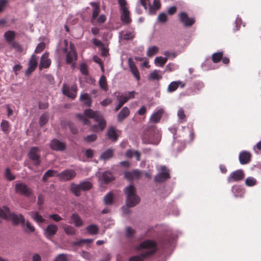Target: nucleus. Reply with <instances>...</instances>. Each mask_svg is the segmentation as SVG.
Listing matches in <instances>:
<instances>
[{
    "instance_id": "4d7b16f0",
    "label": "nucleus",
    "mask_w": 261,
    "mask_h": 261,
    "mask_svg": "<svg viewBox=\"0 0 261 261\" xmlns=\"http://www.w3.org/2000/svg\"><path fill=\"white\" fill-rule=\"evenodd\" d=\"M48 115L46 113L43 114L39 118V124L42 126L45 125L48 121Z\"/></svg>"
},
{
    "instance_id": "774afa93",
    "label": "nucleus",
    "mask_w": 261,
    "mask_h": 261,
    "mask_svg": "<svg viewBox=\"0 0 261 261\" xmlns=\"http://www.w3.org/2000/svg\"><path fill=\"white\" fill-rule=\"evenodd\" d=\"M80 70L81 73L84 75H87L88 74L87 66L85 63H82L80 65Z\"/></svg>"
},
{
    "instance_id": "e2e57ef3",
    "label": "nucleus",
    "mask_w": 261,
    "mask_h": 261,
    "mask_svg": "<svg viewBox=\"0 0 261 261\" xmlns=\"http://www.w3.org/2000/svg\"><path fill=\"white\" fill-rule=\"evenodd\" d=\"M97 135L95 134H91L88 135L84 138V140L86 142H93L97 139Z\"/></svg>"
},
{
    "instance_id": "09e8293b",
    "label": "nucleus",
    "mask_w": 261,
    "mask_h": 261,
    "mask_svg": "<svg viewBox=\"0 0 261 261\" xmlns=\"http://www.w3.org/2000/svg\"><path fill=\"white\" fill-rule=\"evenodd\" d=\"M98 83L100 87L105 91H107L108 90V85L107 83L106 79L104 75H102L101 76Z\"/></svg>"
},
{
    "instance_id": "cd10ccee",
    "label": "nucleus",
    "mask_w": 261,
    "mask_h": 261,
    "mask_svg": "<svg viewBox=\"0 0 261 261\" xmlns=\"http://www.w3.org/2000/svg\"><path fill=\"white\" fill-rule=\"evenodd\" d=\"M148 6L149 7V14L150 15L154 14L161 7L160 0H154L152 6L149 3H147Z\"/></svg>"
},
{
    "instance_id": "39448f33",
    "label": "nucleus",
    "mask_w": 261,
    "mask_h": 261,
    "mask_svg": "<svg viewBox=\"0 0 261 261\" xmlns=\"http://www.w3.org/2000/svg\"><path fill=\"white\" fill-rule=\"evenodd\" d=\"M76 117L80 120L84 125H89L90 121L88 118L93 119L94 121H97L102 115L98 111H94L90 109H86L84 112V114H77Z\"/></svg>"
},
{
    "instance_id": "1a4fd4ad",
    "label": "nucleus",
    "mask_w": 261,
    "mask_h": 261,
    "mask_svg": "<svg viewBox=\"0 0 261 261\" xmlns=\"http://www.w3.org/2000/svg\"><path fill=\"white\" fill-rule=\"evenodd\" d=\"M179 22L186 28L191 27L195 22L194 17H189L185 12H181L178 14Z\"/></svg>"
},
{
    "instance_id": "7ed1b4c3",
    "label": "nucleus",
    "mask_w": 261,
    "mask_h": 261,
    "mask_svg": "<svg viewBox=\"0 0 261 261\" xmlns=\"http://www.w3.org/2000/svg\"><path fill=\"white\" fill-rule=\"evenodd\" d=\"M0 217L6 220H11L14 225H18L20 223L22 226H24L25 223V219L22 215L11 213L7 206L0 208Z\"/></svg>"
},
{
    "instance_id": "5701e85b",
    "label": "nucleus",
    "mask_w": 261,
    "mask_h": 261,
    "mask_svg": "<svg viewBox=\"0 0 261 261\" xmlns=\"http://www.w3.org/2000/svg\"><path fill=\"white\" fill-rule=\"evenodd\" d=\"M121 11L120 19L124 24H129L132 22L130 12L128 8L120 10Z\"/></svg>"
},
{
    "instance_id": "49530a36",
    "label": "nucleus",
    "mask_w": 261,
    "mask_h": 261,
    "mask_svg": "<svg viewBox=\"0 0 261 261\" xmlns=\"http://www.w3.org/2000/svg\"><path fill=\"white\" fill-rule=\"evenodd\" d=\"M167 61V57H158L154 59V63L156 66L163 67Z\"/></svg>"
},
{
    "instance_id": "c85d7f7f",
    "label": "nucleus",
    "mask_w": 261,
    "mask_h": 261,
    "mask_svg": "<svg viewBox=\"0 0 261 261\" xmlns=\"http://www.w3.org/2000/svg\"><path fill=\"white\" fill-rule=\"evenodd\" d=\"M164 73V71H160L159 70H154L153 71L150 73L148 80H157L159 81L162 79L163 75Z\"/></svg>"
},
{
    "instance_id": "9d476101",
    "label": "nucleus",
    "mask_w": 261,
    "mask_h": 261,
    "mask_svg": "<svg viewBox=\"0 0 261 261\" xmlns=\"http://www.w3.org/2000/svg\"><path fill=\"white\" fill-rule=\"evenodd\" d=\"M76 175V172L73 169H66L57 175L62 181H67L73 179Z\"/></svg>"
},
{
    "instance_id": "bb28decb",
    "label": "nucleus",
    "mask_w": 261,
    "mask_h": 261,
    "mask_svg": "<svg viewBox=\"0 0 261 261\" xmlns=\"http://www.w3.org/2000/svg\"><path fill=\"white\" fill-rule=\"evenodd\" d=\"M106 136L109 140L114 142L116 141L118 138L116 129L113 126H111L108 129Z\"/></svg>"
},
{
    "instance_id": "680f3d73",
    "label": "nucleus",
    "mask_w": 261,
    "mask_h": 261,
    "mask_svg": "<svg viewBox=\"0 0 261 261\" xmlns=\"http://www.w3.org/2000/svg\"><path fill=\"white\" fill-rule=\"evenodd\" d=\"M12 48H13L16 51L21 52L22 51V48L19 43L16 41H13L9 44Z\"/></svg>"
},
{
    "instance_id": "338daca9",
    "label": "nucleus",
    "mask_w": 261,
    "mask_h": 261,
    "mask_svg": "<svg viewBox=\"0 0 261 261\" xmlns=\"http://www.w3.org/2000/svg\"><path fill=\"white\" fill-rule=\"evenodd\" d=\"M45 43L43 42L39 43L36 47L35 53L36 54L40 53L45 48Z\"/></svg>"
},
{
    "instance_id": "a19ab883",
    "label": "nucleus",
    "mask_w": 261,
    "mask_h": 261,
    "mask_svg": "<svg viewBox=\"0 0 261 261\" xmlns=\"http://www.w3.org/2000/svg\"><path fill=\"white\" fill-rule=\"evenodd\" d=\"M113 154L114 152L113 149H108L101 153L100 159L103 160H108L112 158Z\"/></svg>"
},
{
    "instance_id": "f03ea898",
    "label": "nucleus",
    "mask_w": 261,
    "mask_h": 261,
    "mask_svg": "<svg viewBox=\"0 0 261 261\" xmlns=\"http://www.w3.org/2000/svg\"><path fill=\"white\" fill-rule=\"evenodd\" d=\"M161 134L154 125L148 127L146 134L143 137V142L146 144L158 145L161 141Z\"/></svg>"
},
{
    "instance_id": "423d86ee",
    "label": "nucleus",
    "mask_w": 261,
    "mask_h": 261,
    "mask_svg": "<svg viewBox=\"0 0 261 261\" xmlns=\"http://www.w3.org/2000/svg\"><path fill=\"white\" fill-rule=\"evenodd\" d=\"M66 46L63 48V51L66 54V62L67 64H72L74 65L75 61L77 58V54L74 45L71 43L69 47H67V41H65Z\"/></svg>"
},
{
    "instance_id": "a18cd8bd",
    "label": "nucleus",
    "mask_w": 261,
    "mask_h": 261,
    "mask_svg": "<svg viewBox=\"0 0 261 261\" xmlns=\"http://www.w3.org/2000/svg\"><path fill=\"white\" fill-rule=\"evenodd\" d=\"M93 242V239H81L79 241H74L73 243V246L74 247L80 246L82 244H90Z\"/></svg>"
},
{
    "instance_id": "37998d69",
    "label": "nucleus",
    "mask_w": 261,
    "mask_h": 261,
    "mask_svg": "<svg viewBox=\"0 0 261 261\" xmlns=\"http://www.w3.org/2000/svg\"><path fill=\"white\" fill-rule=\"evenodd\" d=\"M79 184L81 189L83 191H88L91 189L92 187V183L88 180L82 181Z\"/></svg>"
},
{
    "instance_id": "a878e982",
    "label": "nucleus",
    "mask_w": 261,
    "mask_h": 261,
    "mask_svg": "<svg viewBox=\"0 0 261 261\" xmlns=\"http://www.w3.org/2000/svg\"><path fill=\"white\" fill-rule=\"evenodd\" d=\"M130 114V111L127 107H123L117 115V121L119 122L123 121Z\"/></svg>"
},
{
    "instance_id": "4468645a",
    "label": "nucleus",
    "mask_w": 261,
    "mask_h": 261,
    "mask_svg": "<svg viewBox=\"0 0 261 261\" xmlns=\"http://www.w3.org/2000/svg\"><path fill=\"white\" fill-rule=\"evenodd\" d=\"M245 177V174L243 170L238 169L232 172L227 177V182L231 183L233 182H238L243 179Z\"/></svg>"
},
{
    "instance_id": "20e7f679",
    "label": "nucleus",
    "mask_w": 261,
    "mask_h": 261,
    "mask_svg": "<svg viewBox=\"0 0 261 261\" xmlns=\"http://www.w3.org/2000/svg\"><path fill=\"white\" fill-rule=\"evenodd\" d=\"M124 193L126 197V203L127 207H134L140 202V198L136 194V188L133 185H129L125 187Z\"/></svg>"
},
{
    "instance_id": "aec40b11",
    "label": "nucleus",
    "mask_w": 261,
    "mask_h": 261,
    "mask_svg": "<svg viewBox=\"0 0 261 261\" xmlns=\"http://www.w3.org/2000/svg\"><path fill=\"white\" fill-rule=\"evenodd\" d=\"M251 154L248 151L243 150L240 152L239 156L240 163L242 165L248 164L251 161Z\"/></svg>"
},
{
    "instance_id": "b1692460",
    "label": "nucleus",
    "mask_w": 261,
    "mask_h": 261,
    "mask_svg": "<svg viewBox=\"0 0 261 261\" xmlns=\"http://www.w3.org/2000/svg\"><path fill=\"white\" fill-rule=\"evenodd\" d=\"M51 63V61L48 59V56L47 54H43L40 59V62L39 65V68L40 70L43 68H48Z\"/></svg>"
},
{
    "instance_id": "4be33fe9",
    "label": "nucleus",
    "mask_w": 261,
    "mask_h": 261,
    "mask_svg": "<svg viewBox=\"0 0 261 261\" xmlns=\"http://www.w3.org/2000/svg\"><path fill=\"white\" fill-rule=\"evenodd\" d=\"M38 64L37 56L33 54L29 61V67L25 71L27 74H29L32 72L36 68Z\"/></svg>"
},
{
    "instance_id": "6e6d98bb",
    "label": "nucleus",
    "mask_w": 261,
    "mask_h": 261,
    "mask_svg": "<svg viewBox=\"0 0 261 261\" xmlns=\"http://www.w3.org/2000/svg\"><path fill=\"white\" fill-rule=\"evenodd\" d=\"M222 52L215 53L212 55V60L214 63H218L222 59Z\"/></svg>"
},
{
    "instance_id": "c03bdc74",
    "label": "nucleus",
    "mask_w": 261,
    "mask_h": 261,
    "mask_svg": "<svg viewBox=\"0 0 261 261\" xmlns=\"http://www.w3.org/2000/svg\"><path fill=\"white\" fill-rule=\"evenodd\" d=\"M63 230L67 235H74L76 233L75 229L71 225H65L63 227Z\"/></svg>"
},
{
    "instance_id": "473e14b6",
    "label": "nucleus",
    "mask_w": 261,
    "mask_h": 261,
    "mask_svg": "<svg viewBox=\"0 0 261 261\" xmlns=\"http://www.w3.org/2000/svg\"><path fill=\"white\" fill-rule=\"evenodd\" d=\"M90 5L93 8L92 18V19H95L98 16L100 12L99 4L96 2H92L90 3Z\"/></svg>"
},
{
    "instance_id": "f8f14e48",
    "label": "nucleus",
    "mask_w": 261,
    "mask_h": 261,
    "mask_svg": "<svg viewBox=\"0 0 261 261\" xmlns=\"http://www.w3.org/2000/svg\"><path fill=\"white\" fill-rule=\"evenodd\" d=\"M15 190L16 193L26 197L30 196L32 193L31 189L26 184L22 182L16 183Z\"/></svg>"
},
{
    "instance_id": "052dcab7",
    "label": "nucleus",
    "mask_w": 261,
    "mask_h": 261,
    "mask_svg": "<svg viewBox=\"0 0 261 261\" xmlns=\"http://www.w3.org/2000/svg\"><path fill=\"white\" fill-rule=\"evenodd\" d=\"M135 37V33L134 32H127L121 36V38L126 40L133 39Z\"/></svg>"
},
{
    "instance_id": "79ce46f5",
    "label": "nucleus",
    "mask_w": 261,
    "mask_h": 261,
    "mask_svg": "<svg viewBox=\"0 0 261 261\" xmlns=\"http://www.w3.org/2000/svg\"><path fill=\"white\" fill-rule=\"evenodd\" d=\"M113 195L112 192H109L103 197V202L106 205H111L113 203Z\"/></svg>"
},
{
    "instance_id": "2f4dec72",
    "label": "nucleus",
    "mask_w": 261,
    "mask_h": 261,
    "mask_svg": "<svg viewBox=\"0 0 261 261\" xmlns=\"http://www.w3.org/2000/svg\"><path fill=\"white\" fill-rule=\"evenodd\" d=\"M129 67L132 73L134 75L137 81L140 79L139 71L134 63L129 59Z\"/></svg>"
},
{
    "instance_id": "7c9ffc66",
    "label": "nucleus",
    "mask_w": 261,
    "mask_h": 261,
    "mask_svg": "<svg viewBox=\"0 0 261 261\" xmlns=\"http://www.w3.org/2000/svg\"><path fill=\"white\" fill-rule=\"evenodd\" d=\"M80 100L83 102L84 106L90 107L92 104V99L89 94L86 93L81 95Z\"/></svg>"
},
{
    "instance_id": "3c124183",
    "label": "nucleus",
    "mask_w": 261,
    "mask_h": 261,
    "mask_svg": "<svg viewBox=\"0 0 261 261\" xmlns=\"http://www.w3.org/2000/svg\"><path fill=\"white\" fill-rule=\"evenodd\" d=\"M25 231L27 232H34L35 230V227L32 224L28 221L25 222L24 226H22Z\"/></svg>"
},
{
    "instance_id": "6ab92c4d",
    "label": "nucleus",
    "mask_w": 261,
    "mask_h": 261,
    "mask_svg": "<svg viewBox=\"0 0 261 261\" xmlns=\"http://www.w3.org/2000/svg\"><path fill=\"white\" fill-rule=\"evenodd\" d=\"M95 122H98L97 124L93 125L91 126V129L92 131L94 132H98L99 131H102L104 129L106 126V121L104 119L102 116L99 117V119L97 121H95Z\"/></svg>"
},
{
    "instance_id": "412c9836",
    "label": "nucleus",
    "mask_w": 261,
    "mask_h": 261,
    "mask_svg": "<svg viewBox=\"0 0 261 261\" xmlns=\"http://www.w3.org/2000/svg\"><path fill=\"white\" fill-rule=\"evenodd\" d=\"M124 174L125 178L128 180L131 181L139 179L141 175V172L139 170L136 169L132 171H125Z\"/></svg>"
},
{
    "instance_id": "c756f323",
    "label": "nucleus",
    "mask_w": 261,
    "mask_h": 261,
    "mask_svg": "<svg viewBox=\"0 0 261 261\" xmlns=\"http://www.w3.org/2000/svg\"><path fill=\"white\" fill-rule=\"evenodd\" d=\"M70 223H72L74 224L75 226L80 227L83 225V221L76 213H73L71 216V222Z\"/></svg>"
},
{
    "instance_id": "f257e3e1",
    "label": "nucleus",
    "mask_w": 261,
    "mask_h": 261,
    "mask_svg": "<svg viewBox=\"0 0 261 261\" xmlns=\"http://www.w3.org/2000/svg\"><path fill=\"white\" fill-rule=\"evenodd\" d=\"M137 251H141L140 254L130 257L129 261H144L150 257L156 251V243L150 240H146L135 247Z\"/></svg>"
},
{
    "instance_id": "ddd939ff",
    "label": "nucleus",
    "mask_w": 261,
    "mask_h": 261,
    "mask_svg": "<svg viewBox=\"0 0 261 261\" xmlns=\"http://www.w3.org/2000/svg\"><path fill=\"white\" fill-rule=\"evenodd\" d=\"M28 156L36 166L40 165L41 163L40 155L39 149L38 147H32L28 153Z\"/></svg>"
},
{
    "instance_id": "a211bd4d",
    "label": "nucleus",
    "mask_w": 261,
    "mask_h": 261,
    "mask_svg": "<svg viewBox=\"0 0 261 261\" xmlns=\"http://www.w3.org/2000/svg\"><path fill=\"white\" fill-rule=\"evenodd\" d=\"M96 175L98 177V179L101 184H107L114 179V177L112 173L110 171H105L101 175H99V172L96 173Z\"/></svg>"
},
{
    "instance_id": "6e6552de",
    "label": "nucleus",
    "mask_w": 261,
    "mask_h": 261,
    "mask_svg": "<svg viewBox=\"0 0 261 261\" xmlns=\"http://www.w3.org/2000/svg\"><path fill=\"white\" fill-rule=\"evenodd\" d=\"M62 90L64 95L72 99H74L76 96L77 87L75 85L69 86L67 84H64Z\"/></svg>"
},
{
    "instance_id": "f3484780",
    "label": "nucleus",
    "mask_w": 261,
    "mask_h": 261,
    "mask_svg": "<svg viewBox=\"0 0 261 261\" xmlns=\"http://www.w3.org/2000/svg\"><path fill=\"white\" fill-rule=\"evenodd\" d=\"M50 147L53 150L63 151L65 149L66 145L63 142L57 139H53L50 143Z\"/></svg>"
},
{
    "instance_id": "0eeeda50",
    "label": "nucleus",
    "mask_w": 261,
    "mask_h": 261,
    "mask_svg": "<svg viewBox=\"0 0 261 261\" xmlns=\"http://www.w3.org/2000/svg\"><path fill=\"white\" fill-rule=\"evenodd\" d=\"M170 178V171L165 166H161L159 173L154 177L155 182H163Z\"/></svg>"
},
{
    "instance_id": "13d9d810",
    "label": "nucleus",
    "mask_w": 261,
    "mask_h": 261,
    "mask_svg": "<svg viewBox=\"0 0 261 261\" xmlns=\"http://www.w3.org/2000/svg\"><path fill=\"white\" fill-rule=\"evenodd\" d=\"M178 66L175 64L169 63L165 67L164 73L165 72H171L177 69Z\"/></svg>"
},
{
    "instance_id": "8fccbe9b",
    "label": "nucleus",
    "mask_w": 261,
    "mask_h": 261,
    "mask_svg": "<svg viewBox=\"0 0 261 261\" xmlns=\"http://www.w3.org/2000/svg\"><path fill=\"white\" fill-rule=\"evenodd\" d=\"M177 115L180 122L186 121V115L182 108H179L178 109Z\"/></svg>"
},
{
    "instance_id": "0e129e2a",
    "label": "nucleus",
    "mask_w": 261,
    "mask_h": 261,
    "mask_svg": "<svg viewBox=\"0 0 261 261\" xmlns=\"http://www.w3.org/2000/svg\"><path fill=\"white\" fill-rule=\"evenodd\" d=\"M204 87V83L200 81H195L194 83V89L197 91L201 90Z\"/></svg>"
},
{
    "instance_id": "393cba45",
    "label": "nucleus",
    "mask_w": 261,
    "mask_h": 261,
    "mask_svg": "<svg viewBox=\"0 0 261 261\" xmlns=\"http://www.w3.org/2000/svg\"><path fill=\"white\" fill-rule=\"evenodd\" d=\"M231 192L236 198H241L243 197L244 194L245 193V190L244 188L241 186H233L231 188Z\"/></svg>"
},
{
    "instance_id": "ea45409f",
    "label": "nucleus",
    "mask_w": 261,
    "mask_h": 261,
    "mask_svg": "<svg viewBox=\"0 0 261 261\" xmlns=\"http://www.w3.org/2000/svg\"><path fill=\"white\" fill-rule=\"evenodd\" d=\"M181 84V82L180 81H173L171 82L167 88L168 92L172 93L175 91Z\"/></svg>"
},
{
    "instance_id": "9b49d317",
    "label": "nucleus",
    "mask_w": 261,
    "mask_h": 261,
    "mask_svg": "<svg viewBox=\"0 0 261 261\" xmlns=\"http://www.w3.org/2000/svg\"><path fill=\"white\" fill-rule=\"evenodd\" d=\"M177 234L172 230L169 229L164 239L165 248H170L174 246Z\"/></svg>"
},
{
    "instance_id": "2eb2a0df",
    "label": "nucleus",
    "mask_w": 261,
    "mask_h": 261,
    "mask_svg": "<svg viewBox=\"0 0 261 261\" xmlns=\"http://www.w3.org/2000/svg\"><path fill=\"white\" fill-rule=\"evenodd\" d=\"M164 113V109L162 107H158L153 111L149 118V121L153 123L160 122Z\"/></svg>"
},
{
    "instance_id": "bf43d9fd",
    "label": "nucleus",
    "mask_w": 261,
    "mask_h": 261,
    "mask_svg": "<svg viewBox=\"0 0 261 261\" xmlns=\"http://www.w3.org/2000/svg\"><path fill=\"white\" fill-rule=\"evenodd\" d=\"M69 255L65 253L58 254L55 258V261H68Z\"/></svg>"
},
{
    "instance_id": "69168bd1",
    "label": "nucleus",
    "mask_w": 261,
    "mask_h": 261,
    "mask_svg": "<svg viewBox=\"0 0 261 261\" xmlns=\"http://www.w3.org/2000/svg\"><path fill=\"white\" fill-rule=\"evenodd\" d=\"M5 176L10 181L15 179V176L11 173L10 169L8 168H6L5 170Z\"/></svg>"
},
{
    "instance_id": "72a5a7b5",
    "label": "nucleus",
    "mask_w": 261,
    "mask_h": 261,
    "mask_svg": "<svg viewBox=\"0 0 261 261\" xmlns=\"http://www.w3.org/2000/svg\"><path fill=\"white\" fill-rule=\"evenodd\" d=\"M29 214L33 219L38 224L42 223L45 221L43 217L38 212H31Z\"/></svg>"
},
{
    "instance_id": "dca6fc26",
    "label": "nucleus",
    "mask_w": 261,
    "mask_h": 261,
    "mask_svg": "<svg viewBox=\"0 0 261 261\" xmlns=\"http://www.w3.org/2000/svg\"><path fill=\"white\" fill-rule=\"evenodd\" d=\"M58 229V226L56 224H49L44 229V235L47 239L51 240L57 232Z\"/></svg>"
},
{
    "instance_id": "de8ad7c7",
    "label": "nucleus",
    "mask_w": 261,
    "mask_h": 261,
    "mask_svg": "<svg viewBox=\"0 0 261 261\" xmlns=\"http://www.w3.org/2000/svg\"><path fill=\"white\" fill-rule=\"evenodd\" d=\"M116 99L118 102H122L123 105L128 101L125 93H118L116 95Z\"/></svg>"
},
{
    "instance_id": "f704fd0d",
    "label": "nucleus",
    "mask_w": 261,
    "mask_h": 261,
    "mask_svg": "<svg viewBox=\"0 0 261 261\" xmlns=\"http://www.w3.org/2000/svg\"><path fill=\"white\" fill-rule=\"evenodd\" d=\"M15 36V32L13 31H7L4 35L5 39L9 44L14 41Z\"/></svg>"
},
{
    "instance_id": "603ef678",
    "label": "nucleus",
    "mask_w": 261,
    "mask_h": 261,
    "mask_svg": "<svg viewBox=\"0 0 261 261\" xmlns=\"http://www.w3.org/2000/svg\"><path fill=\"white\" fill-rule=\"evenodd\" d=\"M256 179L252 176L248 177L245 180V184L248 187H252L256 184Z\"/></svg>"
},
{
    "instance_id": "864d4df0",
    "label": "nucleus",
    "mask_w": 261,
    "mask_h": 261,
    "mask_svg": "<svg viewBox=\"0 0 261 261\" xmlns=\"http://www.w3.org/2000/svg\"><path fill=\"white\" fill-rule=\"evenodd\" d=\"M159 50V48L156 46L149 47L147 52V56L150 57L156 54Z\"/></svg>"
},
{
    "instance_id": "5fc2aeb1",
    "label": "nucleus",
    "mask_w": 261,
    "mask_h": 261,
    "mask_svg": "<svg viewBox=\"0 0 261 261\" xmlns=\"http://www.w3.org/2000/svg\"><path fill=\"white\" fill-rule=\"evenodd\" d=\"M135 234V230L133 229L130 226H127L126 227L125 229V237L127 238H133Z\"/></svg>"
},
{
    "instance_id": "c9c22d12",
    "label": "nucleus",
    "mask_w": 261,
    "mask_h": 261,
    "mask_svg": "<svg viewBox=\"0 0 261 261\" xmlns=\"http://www.w3.org/2000/svg\"><path fill=\"white\" fill-rule=\"evenodd\" d=\"M0 127L3 132L8 135L10 132V125L9 122L6 120H3L1 123Z\"/></svg>"
},
{
    "instance_id": "4c0bfd02",
    "label": "nucleus",
    "mask_w": 261,
    "mask_h": 261,
    "mask_svg": "<svg viewBox=\"0 0 261 261\" xmlns=\"http://www.w3.org/2000/svg\"><path fill=\"white\" fill-rule=\"evenodd\" d=\"M70 190L71 192L76 196H79L81 195V191H82L81 189V187L79 184H75L72 183L70 185Z\"/></svg>"
},
{
    "instance_id": "58836bf2",
    "label": "nucleus",
    "mask_w": 261,
    "mask_h": 261,
    "mask_svg": "<svg viewBox=\"0 0 261 261\" xmlns=\"http://www.w3.org/2000/svg\"><path fill=\"white\" fill-rule=\"evenodd\" d=\"M149 0H139V2L137 4L136 7V12L138 14H141L142 12V9L140 8V5L142 6L144 9H147V2Z\"/></svg>"
},
{
    "instance_id": "e433bc0d",
    "label": "nucleus",
    "mask_w": 261,
    "mask_h": 261,
    "mask_svg": "<svg viewBox=\"0 0 261 261\" xmlns=\"http://www.w3.org/2000/svg\"><path fill=\"white\" fill-rule=\"evenodd\" d=\"M86 231L91 235L97 234L99 231V227L96 224H90L86 228Z\"/></svg>"
}]
</instances>
